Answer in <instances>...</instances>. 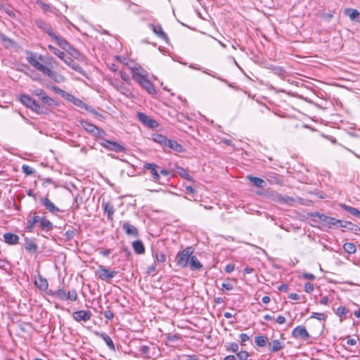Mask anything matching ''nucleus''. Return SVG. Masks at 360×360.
Returning a JSON list of instances; mask_svg holds the SVG:
<instances>
[{
	"label": "nucleus",
	"mask_w": 360,
	"mask_h": 360,
	"mask_svg": "<svg viewBox=\"0 0 360 360\" xmlns=\"http://www.w3.org/2000/svg\"><path fill=\"white\" fill-rule=\"evenodd\" d=\"M20 101L24 105L30 108L38 115H49L51 112L49 108L44 105H39L34 99L28 95H21Z\"/></svg>",
	"instance_id": "1"
},
{
	"label": "nucleus",
	"mask_w": 360,
	"mask_h": 360,
	"mask_svg": "<svg viewBox=\"0 0 360 360\" xmlns=\"http://www.w3.org/2000/svg\"><path fill=\"white\" fill-rule=\"evenodd\" d=\"M26 54L27 60L32 66H33L37 70L41 72L43 74L49 76L50 78H52L56 82H58V80L55 77L56 74L49 68L46 67L38 61L35 53L31 51H27Z\"/></svg>",
	"instance_id": "2"
},
{
	"label": "nucleus",
	"mask_w": 360,
	"mask_h": 360,
	"mask_svg": "<svg viewBox=\"0 0 360 360\" xmlns=\"http://www.w3.org/2000/svg\"><path fill=\"white\" fill-rule=\"evenodd\" d=\"M266 196L267 199L279 203L281 205H291L295 202V199L289 195H282L275 191H266Z\"/></svg>",
	"instance_id": "3"
},
{
	"label": "nucleus",
	"mask_w": 360,
	"mask_h": 360,
	"mask_svg": "<svg viewBox=\"0 0 360 360\" xmlns=\"http://www.w3.org/2000/svg\"><path fill=\"white\" fill-rule=\"evenodd\" d=\"M193 251V248L191 246H188L181 252H178L176 257V264L182 268L186 267Z\"/></svg>",
	"instance_id": "4"
},
{
	"label": "nucleus",
	"mask_w": 360,
	"mask_h": 360,
	"mask_svg": "<svg viewBox=\"0 0 360 360\" xmlns=\"http://www.w3.org/2000/svg\"><path fill=\"white\" fill-rule=\"evenodd\" d=\"M51 39L56 41L58 46H60L64 51L68 52L72 56L75 57L79 55V51L72 46L71 44L63 37L54 34Z\"/></svg>",
	"instance_id": "5"
},
{
	"label": "nucleus",
	"mask_w": 360,
	"mask_h": 360,
	"mask_svg": "<svg viewBox=\"0 0 360 360\" xmlns=\"http://www.w3.org/2000/svg\"><path fill=\"white\" fill-rule=\"evenodd\" d=\"M32 94L39 97L43 105L46 107L57 106L58 103L53 98L49 96L47 94L41 89H37L32 91Z\"/></svg>",
	"instance_id": "6"
},
{
	"label": "nucleus",
	"mask_w": 360,
	"mask_h": 360,
	"mask_svg": "<svg viewBox=\"0 0 360 360\" xmlns=\"http://www.w3.org/2000/svg\"><path fill=\"white\" fill-rule=\"evenodd\" d=\"M131 75L132 79L136 81L139 84L142 82L148 79V73L146 70L141 67H131L130 68Z\"/></svg>",
	"instance_id": "7"
},
{
	"label": "nucleus",
	"mask_w": 360,
	"mask_h": 360,
	"mask_svg": "<svg viewBox=\"0 0 360 360\" xmlns=\"http://www.w3.org/2000/svg\"><path fill=\"white\" fill-rule=\"evenodd\" d=\"M117 274V271L115 270H110L102 265L98 266V269L96 272L98 278L103 281H108L114 278Z\"/></svg>",
	"instance_id": "8"
},
{
	"label": "nucleus",
	"mask_w": 360,
	"mask_h": 360,
	"mask_svg": "<svg viewBox=\"0 0 360 360\" xmlns=\"http://www.w3.org/2000/svg\"><path fill=\"white\" fill-rule=\"evenodd\" d=\"M101 145L103 148L116 153H124L126 151L125 147L116 141L103 139V141L101 142Z\"/></svg>",
	"instance_id": "9"
},
{
	"label": "nucleus",
	"mask_w": 360,
	"mask_h": 360,
	"mask_svg": "<svg viewBox=\"0 0 360 360\" xmlns=\"http://www.w3.org/2000/svg\"><path fill=\"white\" fill-rule=\"evenodd\" d=\"M143 169L150 172L153 180L155 182H159L160 176L159 174V166L155 163L145 162L143 165Z\"/></svg>",
	"instance_id": "10"
},
{
	"label": "nucleus",
	"mask_w": 360,
	"mask_h": 360,
	"mask_svg": "<svg viewBox=\"0 0 360 360\" xmlns=\"http://www.w3.org/2000/svg\"><path fill=\"white\" fill-rule=\"evenodd\" d=\"M136 115H137L139 120L142 124H143L144 125H146V127H148L149 128H151V129L155 128L158 124V122L155 120L150 118L149 116L146 115L143 112H138Z\"/></svg>",
	"instance_id": "11"
},
{
	"label": "nucleus",
	"mask_w": 360,
	"mask_h": 360,
	"mask_svg": "<svg viewBox=\"0 0 360 360\" xmlns=\"http://www.w3.org/2000/svg\"><path fill=\"white\" fill-rule=\"evenodd\" d=\"M91 316V312L86 310H79L72 313L73 319L77 322L89 321Z\"/></svg>",
	"instance_id": "12"
},
{
	"label": "nucleus",
	"mask_w": 360,
	"mask_h": 360,
	"mask_svg": "<svg viewBox=\"0 0 360 360\" xmlns=\"http://www.w3.org/2000/svg\"><path fill=\"white\" fill-rule=\"evenodd\" d=\"M292 336L294 338H300L303 340H307L309 338V335L303 326H298L292 331Z\"/></svg>",
	"instance_id": "13"
},
{
	"label": "nucleus",
	"mask_w": 360,
	"mask_h": 360,
	"mask_svg": "<svg viewBox=\"0 0 360 360\" xmlns=\"http://www.w3.org/2000/svg\"><path fill=\"white\" fill-rule=\"evenodd\" d=\"M34 23L39 29L46 33L51 38L55 34V32L53 31L51 26L49 23L44 21L43 20L40 18L36 19Z\"/></svg>",
	"instance_id": "14"
},
{
	"label": "nucleus",
	"mask_w": 360,
	"mask_h": 360,
	"mask_svg": "<svg viewBox=\"0 0 360 360\" xmlns=\"http://www.w3.org/2000/svg\"><path fill=\"white\" fill-rule=\"evenodd\" d=\"M63 60L72 70L77 71V72L83 75H85L82 68L70 56H66Z\"/></svg>",
	"instance_id": "15"
},
{
	"label": "nucleus",
	"mask_w": 360,
	"mask_h": 360,
	"mask_svg": "<svg viewBox=\"0 0 360 360\" xmlns=\"http://www.w3.org/2000/svg\"><path fill=\"white\" fill-rule=\"evenodd\" d=\"M40 202L52 214H56L60 212V209L56 207L49 198H41Z\"/></svg>",
	"instance_id": "16"
},
{
	"label": "nucleus",
	"mask_w": 360,
	"mask_h": 360,
	"mask_svg": "<svg viewBox=\"0 0 360 360\" xmlns=\"http://www.w3.org/2000/svg\"><path fill=\"white\" fill-rule=\"evenodd\" d=\"M94 334L97 337H99V338H102L104 340V342H105V344L108 346V347L109 348V349H110L112 351H115V345L113 343V341H112V340L111 339V338L108 335H107L105 333H101V332H98V331H95Z\"/></svg>",
	"instance_id": "17"
},
{
	"label": "nucleus",
	"mask_w": 360,
	"mask_h": 360,
	"mask_svg": "<svg viewBox=\"0 0 360 360\" xmlns=\"http://www.w3.org/2000/svg\"><path fill=\"white\" fill-rule=\"evenodd\" d=\"M149 27L153 30V32L160 39L167 41L168 37L167 34L163 31L161 25H155L153 24H150Z\"/></svg>",
	"instance_id": "18"
},
{
	"label": "nucleus",
	"mask_w": 360,
	"mask_h": 360,
	"mask_svg": "<svg viewBox=\"0 0 360 360\" xmlns=\"http://www.w3.org/2000/svg\"><path fill=\"white\" fill-rule=\"evenodd\" d=\"M102 207H103L104 212L107 214L108 219L112 220L115 208L112 203L110 202L103 201Z\"/></svg>",
	"instance_id": "19"
},
{
	"label": "nucleus",
	"mask_w": 360,
	"mask_h": 360,
	"mask_svg": "<svg viewBox=\"0 0 360 360\" xmlns=\"http://www.w3.org/2000/svg\"><path fill=\"white\" fill-rule=\"evenodd\" d=\"M139 85L150 95H155L157 93L154 85L148 79L142 81Z\"/></svg>",
	"instance_id": "20"
},
{
	"label": "nucleus",
	"mask_w": 360,
	"mask_h": 360,
	"mask_svg": "<svg viewBox=\"0 0 360 360\" xmlns=\"http://www.w3.org/2000/svg\"><path fill=\"white\" fill-rule=\"evenodd\" d=\"M3 237L4 241L8 245H16L19 242V236L13 233H5Z\"/></svg>",
	"instance_id": "21"
},
{
	"label": "nucleus",
	"mask_w": 360,
	"mask_h": 360,
	"mask_svg": "<svg viewBox=\"0 0 360 360\" xmlns=\"http://www.w3.org/2000/svg\"><path fill=\"white\" fill-rule=\"evenodd\" d=\"M122 229L125 231V233L129 236H133L135 237L139 236L138 229L134 226L130 224L127 221L123 223Z\"/></svg>",
	"instance_id": "22"
},
{
	"label": "nucleus",
	"mask_w": 360,
	"mask_h": 360,
	"mask_svg": "<svg viewBox=\"0 0 360 360\" xmlns=\"http://www.w3.org/2000/svg\"><path fill=\"white\" fill-rule=\"evenodd\" d=\"M40 217L34 213V216H29L27 218V225L26 229L29 232H32L34 229L35 224L39 222Z\"/></svg>",
	"instance_id": "23"
},
{
	"label": "nucleus",
	"mask_w": 360,
	"mask_h": 360,
	"mask_svg": "<svg viewBox=\"0 0 360 360\" xmlns=\"http://www.w3.org/2000/svg\"><path fill=\"white\" fill-rule=\"evenodd\" d=\"M345 14L349 16L352 20H355L360 22V13L358 10L354 8H346L345 9Z\"/></svg>",
	"instance_id": "24"
},
{
	"label": "nucleus",
	"mask_w": 360,
	"mask_h": 360,
	"mask_svg": "<svg viewBox=\"0 0 360 360\" xmlns=\"http://www.w3.org/2000/svg\"><path fill=\"white\" fill-rule=\"evenodd\" d=\"M25 248L30 253H35L38 250L37 244L34 240L28 238H25Z\"/></svg>",
	"instance_id": "25"
},
{
	"label": "nucleus",
	"mask_w": 360,
	"mask_h": 360,
	"mask_svg": "<svg viewBox=\"0 0 360 360\" xmlns=\"http://www.w3.org/2000/svg\"><path fill=\"white\" fill-rule=\"evenodd\" d=\"M268 346L270 352H276L283 349L285 347V344L283 342H281L278 340H274L272 342H269Z\"/></svg>",
	"instance_id": "26"
},
{
	"label": "nucleus",
	"mask_w": 360,
	"mask_h": 360,
	"mask_svg": "<svg viewBox=\"0 0 360 360\" xmlns=\"http://www.w3.org/2000/svg\"><path fill=\"white\" fill-rule=\"evenodd\" d=\"M39 228L46 232L50 231L53 229V225L51 221L47 219L46 217H40L39 219Z\"/></svg>",
	"instance_id": "27"
},
{
	"label": "nucleus",
	"mask_w": 360,
	"mask_h": 360,
	"mask_svg": "<svg viewBox=\"0 0 360 360\" xmlns=\"http://www.w3.org/2000/svg\"><path fill=\"white\" fill-rule=\"evenodd\" d=\"M175 172L183 179H186L190 182H193L194 179L189 175L187 171L182 167L176 165L175 167Z\"/></svg>",
	"instance_id": "28"
},
{
	"label": "nucleus",
	"mask_w": 360,
	"mask_h": 360,
	"mask_svg": "<svg viewBox=\"0 0 360 360\" xmlns=\"http://www.w3.org/2000/svg\"><path fill=\"white\" fill-rule=\"evenodd\" d=\"M339 226L345 228V229H347L349 231H354V232L360 231V228L357 225L354 224L353 223H352L350 221H347L340 220L338 227Z\"/></svg>",
	"instance_id": "29"
},
{
	"label": "nucleus",
	"mask_w": 360,
	"mask_h": 360,
	"mask_svg": "<svg viewBox=\"0 0 360 360\" xmlns=\"http://www.w3.org/2000/svg\"><path fill=\"white\" fill-rule=\"evenodd\" d=\"M166 147L169 148V149H171L176 153H182L184 151L183 146L181 145H180L179 143H178L174 140L169 139Z\"/></svg>",
	"instance_id": "30"
},
{
	"label": "nucleus",
	"mask_w": 360,
	"mask_h": 360,
	"mask_svg": "<svg viewBox=\"0 0 360 360\" xmlns=\"http://www.w3.org/2000/svg\"><path fill=\"white\" fill-rule=\"evenodd\" d=\"M132 247L134 252L138 255H142L145 252V247L143 242L140 240H135L132 243Z\"/></svg>",
	"instance_id": "31"
},
{
	"label": "nucleus",
	"mask_w": 360,
	"mask_h": 360,
	"mask_svg": "<svg viewBox=\"0 0 360 360\" xmlns=\"http://www.w3.org/2000/svg\"><path fill=\"white\" fill-rule=\"evenodd\" d=\"M189 265L191 270H200L202 269V265L198 260L196 256L192 255L189 261Z\"/></svg>",
	"instance_id": "32"
},
{
	"label": "nucleus",
	"mask_w": 360,
	"mask_h": 360,
	"mask_svg": "<svg viewBox=\"0 0 360 360\" xmlns=\"http://www.w3.org/2000/svg\"><path fill=\"white\" fill-rule=\"evenodd\" d=\"M81 124L84 129L91 134L94 135L96 133V131L98 130V127L96 125L90 123L87 121H82L81 122Z\"/></svg>",
	"instance_id": "33"
},
{
	"label": "nucleus",
	"mask_w": 360,
	"mask_h": 360,
	"mask_svg": "<svg viewBox=\"0 0 360 360\" xmlns=\"http://www.w3.org/2000/svg\"><path fill=\"white\" fill-rule=\"evenodd\" d=\"M34 284L40 290H46L49 285L47 280L41 276L35 279Z\"/></svg>",
	"instance_id": "34"
},
{
	"label": "nucleus",
	"mask_w": 360,
	"mask_h": 360,
	"mask_svg": "<svg viewBox=\"0 0 360 360\" xmlns=\"http://www.w3.org/2000/svg\"><path fill=\"white\" fill-rule=\"evenodd\" d=\"M153 139L155 142L160 144L163 147H166L169 140L165 136L160 134H154Z\"/></svg>",
	"instance_id": "35"
},
{
	"label": "nucleus",
	"mask_w": 360,
	"mask_h": 360,
	"mask_svg": "<svg viewBox=\"0 0 360 360\" xmlns=\"http://www.w3.org/2000/svg\"><path fill=\"white\" fill-rule=\"evenodd\" d=\"M339 206L343 210L347 211L351 214L358 217L360 218V211H359L356 208L347 205L345 204L340 203Z\"/></svg>",
	"instance_id": "36"
},
{
	"label": "nucleus",
	"mask_w": 360,
	"mask_h": 360,
	"mask_svg": "<svg viewBox=\"0 0 360 360\" xmlns=\"http://www.w3.org/2000/svg\"><path fill=\"white\" fill-rule=\"evenodd\" d=\"M248 179L252 183V184L258 188H263L266 186V182L261 178L256 176H248Z\"/></svg>",
	"instance_id": "37"
},
{
	"label": "nucleus",
	"mask_w": 360,
	"mask_h": 360,
	"mask_svg": "<svg viewBox=\"0 0 360 360\" xmlns=\"http://www.w3.org/2000/svg\"><path fill=\"white\" fill-rule=\"evenodd\" d=\"M153 257L156 262L160 263H164L166 261L165 255L158 250H153Z\"/></svg>",
	"instance_id": "38"
},
{
	"label": "nucleus",
	"mask_w": 360,
	"mask_h": 360,
	"mask_svg": "<svg viewBox=\"0 0 360 360\" xmlns=\"http://www.w3.org/2000/svg\"><path fill=\"white\" fill-rule=\"evenodd\" d=\"M48 49L56 56H57L60 59L62 60L65 58V57L67 56L63 51L59 50L56 47L49 44L48 46Z\"/></svg>",
	"instance_id": "39"
},
{
	"label": "nucleus",
	"mask_w": 360,
	"mask_h": 360,
	"mask_svg": "<svg viewBox=\"0 0 360 360\" xmlns=\"http://www.w3.org/2000/svg\"><path fill=\"white\" fill-rule=\"evenodd\" d=\"M268 338L266 336L258 335L255 338V342L258 347H264L268 342Z\"/></svg>",
	"instance_id": "40"
},
{
	"label": "nucleus",
	"mask_w": 360,
	"mask_h": 360,
	"mask_svg": "<svg viewBox=\"0 0 360 360\" xmlns=\"http://www.w3.org/2000/svg\"><path fill=\"white\" fill-rule=\"evenodd\" d=\"M343 249L348 254H354L356 250V246L352 243H345L343 245Z\"/></svg>",
	"instance_id": "41"
},
{
	"label": "nucleus",
	"mask_w": 360,
	"mask_h": 360,
	"mask_svg": "<svg viewBox=\"0 0 360 360\" xmlns=\"http://www.w3.org/2000/svg\"><path fill=\"white\" fill-rule=\"evenodd\" d=\"M77 230L74 228H71L65 231V233L63 234L64 240L65 241L70 240L74 238L75 236Z\"/></svg>",
	"instance_id": "42"
},
{
	"label": "nucleus",
	"mask_w": 360,
	"mask_h": 360,
	"mask_svg": "<svg viewBox=\"0 0 360 360\" xmlns=\"http://www.w3.org/2000/svg\"><path fill=\"white\" fill-rule=\"evenodd\" d=\"M340 219H337L334 217H328V219L324 223L325 226L328 228H331L333 226L338 227Z\"/></svg>",
	"instance_id": "43"
},
{
	"label": "nucleus",
	"mask_w": 360,
	"mask_h": 360,
	"mask_svg": "<svg viewBox=\"0 0 360 360\" xmlns=\"http://www.w3.org/2000/svg\"><path fill=\"white\" fill-rule=\"evenodd\" d=\"M67 294L68 293H66L65 290L58 289L52 295H53V297H57L61 300H67Z\"/></svg>",
	"instance_id": "44"
},
{
	"label": "nucleus",
	"mask_w": 360,
	"mask_h": 360,
	"mask_svg": "<svg viewBox=\"0 0 360 360\" xmlns=\"http://www.w3.org/2000/svg\"><path fill=\"white\" fill-rule=\"evenodd\" d=\"M0 39L1 40L5 43V46L6 47H8L9 46H11V45H13L14 44V41L9 39L8 37H7L6 35H4V34H0Z\"/></svg>",
	"instance_id": "45"
},
{
	"label": "nucleus",
	"mask_w": 360,
	"mask_h": 360,
	"mask_svg": "<svg viewBox=\"0 0 360 360\" xmlns=\"http://www.w3.org/2000/svg\"><path fill=\"white\" fill-rule=\"evenodd\" d=\"M78 295L76 290H70L67 294V300L76 301Z\"/></svg>",
	"instance_id": "46"
},
{
	"label": "nucleus",
	"mask_w": 360,
	"mask_h": 360,
	"mask_svg": "<svg viewBox=\"0 0 360 360\" xmlns=\"http://www.w3.org/2000/svg\"><path fill=\"white\" fill-rule=\"evenodd\" d=\"M139 351L143 354L145 356H143V359H149V352H150V347L147 345H141L139 347Z\"/></svg>",
	"instance_id": "47"
},
{
	"label": "nucleus",
	"mask_w": 360,
	"mask_h": 360,
	"mask_svg": "<svg viewBox=\"0 0 360 360\" xmlns=\"http://www.w3.org/2000/svg\"><path fill=\"white\" fill-rule=\"evenodd\" d=\"M237 357L239 360H247L250 356L249 353L247 351H240L236 353Z\"/></svg>",
	"instance_id": "48"
},
{
	"label": "nucleus",
	"mask_w": 360,
	"mask_h": 360,
	"mask_svg": "<svg viewBox=\"0 0 360 360\" xmlns=\"http://www.w3.org/2000/svg\"><path fill=\"white\" fill-rule=\"evenodd\" d=\"M22 169L23 172L25 174H26L27 175H31L35 172V170L34 168H32L27 165H23L22 167Z\"/></svg>",
	"instance_id": "49"
},
{
	"label": "nucleus",
	"mask_w": 360,
	"mask_h": 360,
	"mask_svg": "<svg viewBox=\"0 0 360 360\" xmlns=\"http://www.w3.org/2000/svg\"><path fill=\"white\" fill-rule=\"evenodd\" d=\"M72 98H74L73 102L75 105L88 110L87 105L85 103H84L82 100L79 98H75L74 96H72Z\"/></svg>",
	"instance_id": "50"
},
{
	"label": "nucleus",
	"mask_w": 360,
	"mask_h": 360,
	"mask_svg": "<svg viewBox=\"0 0 360 360\" xmlns=\"http://www.w3.org/2000/svg\"><path fill=\"white\" fill-rule=\"evenodd\" d=\"M311 318L316 319L319 321H324L326 319V316L323 313L313 312L311 315Z\"/></svg>",
	"instance_id": "51"
},
{
	"label": "nucleus",
	"mask_w": 360,
	"mask_h": 360,
	"mask_svg": "<svg viewBox=\"0 0 360 360\" xmlns=\"http://www.w3.org/2000/svg\"><path fill=\"white\" fill-rule=\"evenodd\" d=\"M314 216L316 217L319 219V220L320 221V222H321L323 224V225H324V223L328 218V216H327L324 214L319 213V212H316Z\"/></svg>",
	"instance_id": "52"
},
{
	"label": "nucleus",
	"mask_w": 360,
	"mask_h": 360,
	"mask_svg": "<svg viewBox=\"0 0 360 360\" xmlns=\"http://www.w3.org/2000/svg\"><path fill=\"white\" fill-rule=\"evenodd\" d=\"M226 350L237 353L238 350V345L236 342H231Z\"/></svg>",
	"instance_id": "53"
},
{
	"label": "nucleus",
	"mask_w": 360,
	"mask_h": 360,
	"mask_svg": "<svg viewBox=\"0 0 360 360\" xmlns=\"http://www.w3.org/2000/svg\"><path fill=\"white\" fill-rule=\"evenodd\" d=\"M105 135H106L105 131L103 129H100L99 127H98V130L96 131V133L94 134L95 136L101 139L102 141H103V139H105L104 136Z\"/></svg>",
	"instance_id": "54"
},
{
	"label": "nucleus",
	"mask_w": 360,
	"mask_h": 360,
	"mask_svg": "<svg viewBox=\"0 0 360 360\" xmlns=\"http://www.w3.org/2000/svg\"><path fill=\"white\" fill-rule=\"evenodd\" d=\"M348 311L349 310L345 307L340 306L338 308L336 313L338 315L341 316L343 315H346L348 313Z\"/></svg>",
	"instance_id": "55"
},
{
	"label": "nucleus",
	"mask_w": 360,
	"mask_h": 360,
	"mask_svg": "<svg viewBox=\"0 0 360 360\" xmlns=\"http://www.w3.org/2000/svg\"><path fill=\"white\" fill-rule=\"evenodd\" d=\"M180 338L179 334H169L167 337V340L171 342L177 341Z\"/></svg>",
	"instance_id": "56"
},
{
	"label": "nucleus",
	"mask_w": 360,
	"mask_h": 360,
	"mask_svg": "<svg viewBox=\"0 0 360 360\" xmlns=\"http://www.w3.org/2000/svg\"><path fill=\"white\" fill-rule=\"evenodd\" d=\"M314 289V284L311 283H306L304 285V290L308 293H311Z\"/></svg>",
	"instance_id": "57"
},
{
	"label": "nucleus",
	"mask_w": 360,
	"mask_h": 360,
	"mask_svg": "<svg viewBox=\"0 0 360 360\" xmlns=\"http://www.w3.org/2000/svg\"><path fill=\"white\" fill-rule=\"evenodd\" d=\"M239 338L242 345H243L245 342L248 341L250 339V336L246 333H241Z\"/></svg>",
	"instance_id": "58"
},
{
	"label": "nucleus",
	"mask_w": 360,
	"mask_h": 360,
	"mask_svg": "<svg viewBox=\"0 0 360 360\" xmlns=\"http://www.w3.org/2000/svg\"><path fill=\"white\" fill-rule=\"evenodd\" d=\"M1 10L4 11L6 13H7L12 18H15V13L12 10H11L10 8H6L5 6H4V8H2Z\"/></svg>",
	"instance_id": "59"
},
{
	"label": "nucleus",
	"mask_w": 360,
	"mask_h": 360,
	"mask_svg": "<svg viewBox=\"0 0 360 360\" xmlns=\"http://www.w3.org/2000/svg\"><path fill=\"white\" fill-rule=\"evenodd\" d=\"M302 276V278L310 281H314L316 278L315 276L311 273H304Z\"/></svg>",
	"instance_id": "60"
},
{
	"label": "nucleus",
	"mask_w": 360,
	"mask_h": 360,
	"mask_svg": "<svg viewBox=\"0 0 360 360\" xmlns=\"http://www.w3.org/2000/svg\"><path fill=\"white\" fill-rule=\"evenodd\" d=\"M104 316L107 319L111 320L114 317V314H113V312L111 310L108 309V310L104 311Z\"/></svg>",
	"instance_id": "61"
},
{
	"label": "nucleus",
	"mask_w": 360,
	"mask_h": 360,
	"mask_svg": "<svg viewBox=\"0 0 360 360\" xmlns=\"http://www.w3.org/2000/svg\"><path fill=\"white\" fill-rule=\"evenodd\" d=\"M156 271V264L154 262L151 266L148 268L147 273L148 274H155Z\"/></svg>",
	"instance_id": "62"
},
{
	"label": "nucleus",
	"mask_w": 360,
	"mask_h": 360,
	"mask_svg": "<svg viewBox=\"0 0 360 360\" xmlns=\"http://www.w3.org/2000/svg\"><path fill=\"white\" fill-rule=\"evenodd\" d=\"M233 285L231 283H222L221 285V290H231L233 289Z\"/></svg>",
	"instance_id": "63"
},
{
	"label": "nucleus",
	"mask_w": 360,
	"mask_h": 360,
	"mask_svg": "<svg viewBox=\"0 0 360 360\" xmlns=\"http://www.w3.org/2000/svg\"><path fill=\"white\" fill-rule=\"evenodd\" d=\"M274 72L278 75H283L284 73V70L281 67H275L274 69Z\"/></svg>",
	"instance_id": "64"
}]
</instances>
